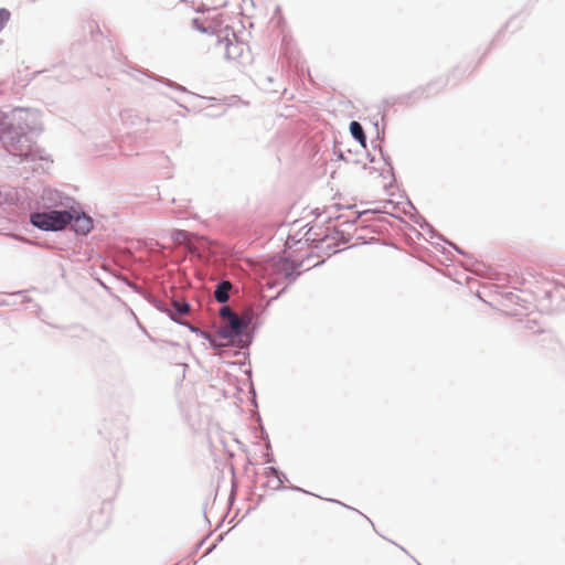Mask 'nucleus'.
<instances>
[{
  "instance_id": "nucleus-1",
  "label": "nucleus",
  "mask_w": 565,
  "mask_h": 565,
  "mask_svg": "<svg viewBox=\"0 0 565 565\" xmlns=\"http://www.w3.org/2000/svg\"><path fill=\"white\" fill-rule=\"evenodd\" d=\"M31 223L44 231L63 230L73 220V215L67 211H51L43 213H33Z\"/></svg>"
},
{
  "instance_id": "nucleus-2",
  "label": "nucleus",
  "mask_w": 565,
  "mask_h": 565,
  "mask_svg": "<svg viewBox=\"0 0 565 565\" xmlns=\"http://www.w3.org/2000/svg\"><path fill=\"white\" fill-rule=\"evenodd\" d=\"M232 289V284L227 280L220 282L214 291V298L218 302H226L228 300V292Z\"/></svg>"
},
{
  "instance_id": "nucleus-3",
  "label": "nucleus",
  "mask_w": 565,
  "mask_h": 565,
  "mask_svg": "<svg viewBox=\"0 0 565 565\" xmlns=\"http://www.w3.org/2000/svg\"><path fill=\"white\" fill-rule=\"evenodd\" d=\"M225 54L227 58H236L242 54V47L238 43L226 39L225 40Z\"/></svg>"
},
{
  "instance_id": "nucleus-4",
  "label": "nucleus",
  "mask_w": 565,
  "mask_h": 565,
  "mask_svg": "<svg viewBox=\"0 0 565 565\" xmlns=\"http://www.w3.org/2000/svg\"><path fill=\"white\" fill-rule=\"evenodd\" d=\"M227 320H228V327L231 329V333H233L235 335L242 333L245 324L236 313L231 316Z\"/></svg>"
},
{
  "instance_id": "nucleus-5",
  "label": "nucleus",
  "mask_w": 565,
  "mask_h": 565,
  "mask_svg": "<svg viewBox=\"0 0 565 565\" xmlns=\"http://www.w3.org/2000/svg\"><path fill=\"white\" fill-rule=\"evenodd\" d=\"M350 131L354 139H356L361 145H365V135L362 126L358 121H352L350 124Z\"/></svg>"
},
{
  "instance_id": "nucleus-6",
  "label": "nucleus",
  "mask_w": 565,
  "mask_h": 565,
  "mask_svg": "<svg viewBox=\"0 0 565 565\" xmlns=\"http://www.w3.org/2000/svg\"><path fill=\"white\" fill-rule=\"evenodd\" d=\"M171 236L175 244H190L191 234L184 230H174Z\"/></svg>"
},
{
  "instance_id": "nucleus-7",
  "label": "nucleus",
  "mask_w": 565,
  "mask_h": 565,
  "mask_svg": "<svg viewBox=\"0 0 565 565\" xmlns=\"http://www.w3.org/2000/svg\"><path fill=\"white\" fill-rule=\"evenodd\" d=\"M76 226L78 227L79 231H82L83 233H87L89 232L90 230V220L89 218H77L76 220Z\"/></svg>"
},
{
  "instance_id": "nucleus-8",
  "label": "nucleus",
  "mask_w": 565,
  "mask_h": 565,
  "mask_svg": "<svg viewBox=\"0 0 565 565\" xmlns=\"http://www.w3.org/2000/svg\"><path fill=\"white\" fill-rule=\"evenodd\" d=\"M10 12L7 9H0V30L7 24L10 20Z\"/></svg>"
},
{
  "instance_id": "nucleus-9",
  "label": "nucleus",
  "mask_w": 565,
  "mask_h": 565,
  "mask_svg": "<svg viewBox=\"0 0 565 565\" xmlns=\"http://www.w3.org/2000/svg\"><path fill=\"white\" fill-rule=\"evenodd\" d=\"M234 312L228 307H223L220 310V316L224 319H228Z\"/></svg>"
},
{
  "instance_id": "nucleus-10",
  "label": "nucleus",
  "mask_w": 565,
  "mask_h": 565,
  "mask_svg": "<svg viewBox=\"0 0 565 565\" xmlns=\"http://www.w3.org/2000/svg\"><path fill=\"white\" fill-rule=\"evenodd\" d=\"M177 310L179 311V313L183 315V313H186L189 311V305L188 303H178L175 302L174 303Z\"/></svg>"
}]
</instances>
